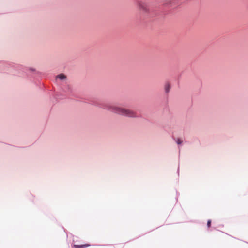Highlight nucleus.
<instances>
[{
	"instance_id": "f257e3e1",
	"label": "nucleus",
	"mask_w": 248,
	"mask_h": 248,
	"mask_svg": "<svg viewBox=\"0 0 248 248\" xmlns=\"http://www.w3.org/2000/svg\"><path fill=\"white\" fill-rule=\"evenodd\" d=\"M104 108L113 112L124 116L134 118L137 117V114L132 110L117 106L112 104H106Z\"/></svg>"
},
{
	"instance_id": "f03ea898",
	"label": "nucleus",
	"mask_w": 248,
	"mask_h": 248,
	"mask_svg": "<svg viewBox=\"0 0 248 248\" xmlns=\"http://www.w3.org/2000/svg\"><path fill=\"white\" fill-rule=\"evenodd\" d=\"M90 244H83V245H74L73 248H85L89 246H90Z\"/></svg>"
},
{
	"instance_id": "7ed1b4c3",
	"label": "nucleus",
	"mask_w": 248,
	"mask_h": 248,
	"mask_svg": "<svg viewBox=\"0 0 248 248\" xmlns=\"http://www.w3.org/2000/svg\"><path fill=\"white\" fill-rule=\"evenodd\" d=\"M165 91L166 93H168L170 89V85L169 83H166L164 87Z\"/></svg>"
},
{
	"instance_id": "20e7f679",
	"label": "nucleus",
	"mask_w": 248,
	"mask_h": 248,
	"mask_svg": "<svg viewBox=\"0 0 248 248\" xmlns=\"http://www.w3.org/2000/svg\"><path fill=\"white\" fill-rule=\"evenodd\" d=\"M66 77L63 74H60L56 76V78H59L61 80H64L66 79Z\"/></svg>"
},
{
	"instance_id": "39448f33",
	"label": "nucleus",
	"mask_w": 248,
	"mask_h": 248,
	"mask_svg": "<svg viewBox=\"0 0 248 248\" xmlns=\"http://www.w3.org/2000/svg\"><path fill=\"white\" fill-rule=\"evenodd\" d=\"M139 6L140 9H142L144 11H146L148 10L146 5L145 4H144V3H140L139 4Z\"/></svg>"
},
{
	"instance_id": "423d86ee",
	"label": "nucleus",
	"mask_w": 248,
	"mask_h": 248,
	"mask_svg": "<svg viewBox=\"0 0 248 248\" xmlns=\"http://www.w3.org/2000/svg\"><path fill=\"white\" fill-rule=\"evenodd\" d=\"M211 224V220H208V221H207V227L208 228L210 227Z\"/></svg>"
},
{
	"instance_id": "0eeeda50",
	"label": "nucleus",
	"mask_w": 248,
	"mask_h": 248,
	"mask_svg": "<svg viewBox=\"0 0 248 248\" xmlns=\"http://www.w3.org/2000/svg\"><path fill=\"white\" fill-rule=\"evenodd\" d=\"M176 142L178 144H180L182 143V141L180 139H178L176 140Z\"/></svg>"
}]
</instances>
